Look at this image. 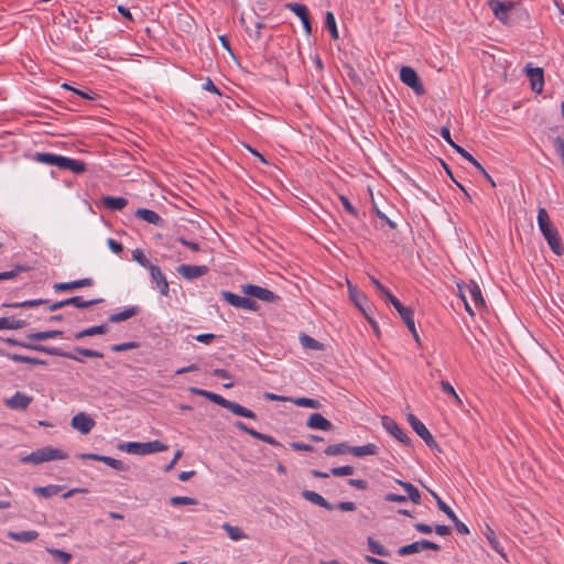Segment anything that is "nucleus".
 <instances>
[{"instance_id": "f257e3e1", "label": "nucleus", "mask_w": 564, "mask_h": 564, "mask_svg": "<svg viewBox=\"0 0 564 564\" xmlns=\"http://www.w3.org/2000/svg\"><path fill=\"white\" fill-rule=\"evenodd\" d=\"M496 19L506 26H513L528 19V12L520 1H496Z\"/></svg>"}, {"instance_id": "f03ea898", "label": "nucleus", "mask_w": 564, "mask_h": 564, "mask_svg": "<svg viewBox=\"0 0 564 564\" xmlns=\"http://www.w3.org/2000/svg\"><path fill=\"white\" fill-rule=\"evenodd\" d=\"M538 225L551 250L555 254L562 256L564 253V247L562 245L561 237L557 229L551 221L545 208H540L538 210Z\"/></svg>"}, {"instance_id": "7ed1b4c3", "label": "nucleus", "mask_w": 564, "mask_h": 564, "mask_svg": "<svg viewBox=\"0 0 564 564\" xmlns=\"http://www.w3.org/2000/svg\"><path fill=\"white\" fill-rule=\"evenodd\" d=\"M188 391L192 394L204 397V398L208 399L209 401H212L225 409H228L231 413H234L238 416L248 417V419H252V420L257 419V415L253 411L242 406L239 403L229 401V400L225 399L224 397H221L220 394H217V393H214V392H210L207 390L194 388V387H191L188 389Z\"/></svg>"}, {"instance_id": "20e7f679", "label": "nucleus", "mask_w": 564, "mask_h": 564, "mask_svg": "<svg viewBox=\"0 0 564 564\" xmlns=\"http://www.w3.org/2000/svg\"><path fill=\"white\" fill-rule=\"evenodd\" d=\"M67 454L59 448L45 446L20 458L21 463L40 465L45 462L66 459Z\"/></svg>"}, {"instance_id": "39448f33", "label": "nucleus", "mask_w": 564, "mask_h": 564, "mask_svg": "<svg viewBox=\"0 0 564 564\" xmlns=\"http://www.w3.org/2000/svg\"><path fill=\"white\" fill-rule=\"evenodd\" d=\"M169 447L160 441L148 443L128 442L120 445V449L133 455H148L152 453L164 452Z\"/></svg>"}, {"instance_id": "423d86ee", "label": "nucleus", "mask_w": 564, "mask_h": 564, "mask_svg": "<svg viewBox=\"0 0 564 564\" xmlns=\"http://www.w3.org/2000/svg\"><path fill=\"white\" fill-rule=\"evenodd\" d=\"M400 79L403 84L412 88L416 95L424 94L423 84L417 73L412 67L402 66L400 69Z\"/></svg>"}, {"instance_id": "0eeeda50", "label": "nucleus", "mask_w": 564, "mask_h": 564, "mask_svg": "<svg viewBox=\"0 0 564 564\" xmlns=\"http://www.w3.org/2000/svg\"><path fill=\"white\" fill-rule=\"evenodd\" d=\"M408 422L415 433L426 443L430 448H437V443L426 426L412 413L408 414Z\"/></svg>"}, {"instance_id": "6e6552de", "label": "nucleus", "mask_w": 564, "mask_h": 564, "mask_svg": "<svg viewBox=\"0 0 564 564\" xmlns=\"http://www.w3.org/2000/svg\"><path fill=\"white\" fill-rule=\"evenodd\" d=\"M242 292L248 296H253L268 303H274L279 299L272 291L253 284L243 285Z\"/></svg>"}, {"instance_id": "1a4fd4ad", "label": "nucleus", "mask_w": 564, "mask_h": 564, "mask_svg": "<svg viewBox=\"0 0 564 564\" xmlns=\"http://www.w3.org/2000/svg\"><path fill=\"white\" fill-rule=\"evenodd\" d=\"M524 70L530 80L531 89L536 94H541L543 91V87H544V70H543V68L532 67L531 65H527Z\"/></svg>"}, {"instance_id": "9d476101", "label": "nucleus", "mask_w": 564, "mask_h": 564, "mask_svg": "<svg viewBox=\"0 0 564 564\" xmlns=\"http://www.w3.org/2000/svg\"><path fill=\"white\" fill-rule=\"evenodd\" d=\"M221 296L227 303H229L230 305H232L235 307H240V308H246V310H251V311L257 308V303L249 297L239 296V295L228 292V291H223Z\"/></svg>"}, {"instance_id": "9b49d317", "label": "nucleus", "mask_w": 564, "mask_h": 564, "mask_svg": "<svg viewBox=\"0 0 564 564\" xmlns=\"http://www.w3.org/2000/svg\"><path fill=\"white\" fill-rule=\"evenodd\" d=\"M55 166L61 170L72 171L75 174H82L86 171V165L84 162L63 155H57Z\"/></svg>"}, {"instance_id": "f8f14e48", "label": "nucleus", "mask_w": 564, "mask_h": 564, "mask_svg": "<svg viewBox=\"0 0 564 564\" xmlns=\"http://www.w3.org/2000/svg\"><path fill=\"white\" fill-rule=\"evenodd\" d=\"M95 421L84 412L73 416L70 425L82 434H88L95 426Z\"/></svg>"}, {"instance_id": "ddd939ff", "label": "nucleus", "mask_w": 564, "mask_h": 564, "mask_svg": "<svg viewBox=\"0 0 564 564\" xmlns=\"http://www.w3.org/2000/svg\"><path fill=\"white\" fill-rule=\"evenodd\" d=\"M381 422L386 431L393 435L398 441L405 445L410 444V437L402 431L394 420L389 416H383Z\"/></svg>"}, {"instance_id": "4468645a", "label": "nucleus", "mask_w": 564, "mask_h": 564, "mask_svg": "<svg viewBox=\"0 0 564 564\" xmlns=\"http://www.w3.org/2000/svg\"><path fill=\"white\" fill-rule=\"evenodd\" d=\"M177 272L186 280H193L205 275L208 272V268L206 265H191V264H181L177 268Z\"/></svg>"}, {"instance_id": "2eb2a0df", "label": "nucleus", "mask_w": 564, "mask_h": 564, "mask_svg": "<svg viewBox=\"0 0 564 564\" xmlns=\"http://www.w3.org/2000/svg\"><path fill=\"white\" fill-rule=\"evenodd\" d=\"M149 271L152 282L156 284V288L159 289L160 293L164 296H167L170 288L164 273L158 265L150 267Z\"/></svg>"}, {"instance_id": "dca6fc26", "label": "nucleus", "mask_w": 564, "mask_h": 564, "mask_svg": "<svg viewBox=\"0 0 564 564\" xmlns=\"http://www.w3.org/2000/svg\"><path fill=\"white\" fill-rule=\"evenodd\" d=\"M234 426L236 429H238L239 431H242L257 440H260V441L268 443L270 445H273V446H280V443L275 438H273L270 435L262 434L260 432H257L253 429L248 427L243 422L237 421L234 423Z\"/></svg>"}, {"instance_id": "f3484780", "label": "nucleus", "mask_w": 564, "mask_h": 564, "mask_svg": "<svg viewBox=\"0 0 564 564\" xmlns=\"http://www.w3.org/2000/svg\"><path fill=\"white\" fill-rule=\"evenodd\" d=\"M32 401V397L22 392H15L10 399H7L4 403L11 410H25Z\"/></svg>"}, {"instance_id": "a211bd4d", "label": "nucleus", "mask_w": 564, "mask_h": 564, "mask_svg": "<svg viewBox=\"0 0 564 564\" xmlns=\"http://www.w3.org/2000/svg\"><path fill=\"white\" fill-rule=\"evenodd\" d=\"M286 8L300 18V21H302L305 32L310 34L312 32V26L307 8L301 3H288Z\"/></svg>"}, {"instance_id": "6ab92c4d", "label": "nucleus", "mask_w": 564, "mask_h": 564, "mask_svg": "<svg viewBox=\"0 0 564 564\" xmlns=\"http://www.w3.org/2000/svg\"><path fill=\"white\" fill-rule=\"evenodd\" d=\"M306 425L311 430L319 431H332L334 429L333 423L321 413H312L307 419Z\"/></svg>"}, {"instance_id": "aec40b11", "label": "nucleus", "mask_w": 564, "mask_h": 564, "mask_svg": "<svg viewBox=\"0 0 564 564\" xmlns=\"http://www.w3.org/2000/svg\"><path fill=\"white\" fill-rule=\"evenodd\" d=\"M78 458L102 462V463L107 464L108 466H110L111 468L117 469V470H124L126 469V466H124V464L121 460L115 459V458L109 457V456H102V455L90 454L89 453V454H79Z\"/></svg>"}, {"instance_id": "412c9836", "label": "nucleus", "mask_w": 564, "mask_h": 564, "mask_svg": "<svg viewBox=\"0 0 564 564\" xmlns=\"http://www.w3.org/2000/svg\"><path fill=\"white\" fill-rule=\"evenodd\" d=\"M20 345L22 347L34 349V350H37V351H41V352H46L48 355L61 356V357H65V358H68V359L82 361V359L77 358L73 354L63 351V350H61L59 348H56V347H48V346H43V345H28V344H20Z\"/></svg>"}, {"instance_id": "4be33fe9", "label": "nucleus", "mask_w": 564, "mask_h": 564, "mask_svg": "<svg viewBox=\"0 0 564 564\" xmlns=\"http://www.w3.org/2000/svg\"><path fill=\"white\" fill-rule=\"evenodd\" d=\"M393 307L397 310L404 324L410 330H414L413 311L410 307L403 306L399 300L392 301Z\"/></svg>"}, {"instance_id": "5701e85b", "label": "nucleus", "mask_w": 564, "mask_h": 564, "mask_svg": "<svg viewBox=\"0 0 564 564\" xmlns=\"http://www.w3.org/2000/svg\"><path fill=\"white\" fill-rule=\"evenodd\" d=\"M93 283H94V281L90 278H85V279L76 280L73 282L55 283L53 285V289L56 292H63V291H69V290H75V289H79V288H85V286H91Z\"/></svg>"}, {"instance_id": "b1692460", "label": "nucleus", "mask_w": 564, "mask_h": 564, "mask_svg": "<svg viewBox=\"0 0 564 564\" xmlns=\"http://www.w3.org/2000/svg\"><path fill=\"white\" fill-rule=\"evenodd\" d=\"M135 216L152 225L160 226L163 224V219L158 213L147 208H138L135 212Z\"/></svg>"}, {"instance_id": "393cba45", "label": "nucleus", "mask_w": 564, "mask_h": 564, "mask_svg": "<svg viewBox=\"0 0 564 564\" xmlns=\"http://www.w3.org/2000/svg\"><path fill=\"white\" fill-rule=\"evenodd\" d=\"M302 497L314 503V505H317L319 507H323L327 510H332L334 507L333 505H330L326 499H324L319 494L315 492V491H312V490H304L302 491Z\"/></svg>"}, {"instance_id": "a878e982", "label": "nucleus", "mask_w": 564, "mask_h": 564, "mask_svg": "<svg viewBox=\"0 0 564 564\" xmlns=\"http://www.w3.org/2000/svg\"><path fill=\"white\" fill-rule=\"evenodd\" d=\"M101 202L109 210H121L128 205V199L124 197L104 196Z\"/></svg>"}, {"instance_id": "bb28decb", "label": "nucleus", "mask_w": 564, "mask_h": 564, "mask_svg": "<svg viewBox=\"0 0 564 564\" xmlns=\"http://www.w3.org/2000/svg\"><path fill=\"white\" fill-rule=\"evenodd\" d=\"M348 291H349V296H350V300L355 303V305L364 313L366 314L367 312V308H366V303H367V297L364 293L359 292L355 286H352L349 282H348Z\"/></svg>"}, {"instance_id": "cd10ccee", "label": "nucleus", "mask_w": 564, "mask_h": 564, "mask_svg": "<svg viewBox=\"0 0 564 564\" xmlns=\"http://www.w3.org/2000/svg\"><path fill=\"white\" fill-rule=\"evenodd\" d=\"M378 449L377 445L369 443L362 446H350L349 454H352L356 457H364L378 454Z\"/></svg>"}, {"instance_id": "c85d7f7f", "label": "nucleus", "mask_w": 564, "mask_h": 564, "mask_svg": "<svg viewBox=\"0 0 564 564\" xmlns=\"http://www.w3.org/2000/svg\"><path fill=\"white\" fill-rule=\"evenodd\" d=\"M8 536L13 541L29 543V542L34 541L39 536V533H37V531H34V530L21 531V532H9Z\"/></svg>"}, {"instance_id": "c756f323", "label": "nucleus", "mask_w": 564, "mask_h": 564, "mask_svg": "<svg viewBox=\"0 0 564 564\" xmlns=\"http://www.w3.org/2000/svg\"><path fill=\"white\" fill-rule=\"evenodd\" d=\"M102 301H104L102 299H94V300L85 301L82 296H73V297H69L66 300V306L73 305L77 308H87L93 305L99 304Z\"/></svg>"}, {"instance_id": "7c9ffc66", "label": "nucleus", "mask_w": 564, "mask_h": 564, "mask_svg": "<svg viewBox=\"0 0 564 564\" xmlns=\"http://www.w3.org/2000/svg\"><path fill=\"white\" fill-rule=\"evenodd\" d=\"M221 529L228 534L229 539L232 541L248 539V536L242 532V530L239 527L231 525L228 522L223 523Z\"/></svg>"}, {"instance_id": "2f4dec72", "label": "nucleus", "mask_w": 564, "mask_h": 564, "mask_svg": "<svg viewBox=\"0 0 564 564\" xmlns=\"http://www.w3.org/2000/svg\"><path fill=\"white\" fill-rule=\"evenodd\" d=\"M108 329H109L108 326L105 324L93 326V327L86 328L82 332H78L77 334H75L74 338L82 339L87 336L102 335V334H106L108 332Z\"/></svg>"}, {"instance_id": "473e14b6", "label": "nucleus", "mask_w": 564, "mask_h": 564, "mask_svg": "<svg viewBox=\"0 0 564 564\" xmlns=\"http://www.w3.org/2000/svg\"><path fill=\"white\" fill-rule=\"evenodd\" d=\"M138 312H139L138 307L131 306L120 313L110 315L109 321L111 323H120V322L127 321V319L135 316L138 314Z\"/></svg>"}, {"instance_id": "72a5a7b5", "label": "nucleus", "mask_w": 564, "mask_h": 564, "mask_svg": "<svg viewBox=\"0 0 564 564\" xmlns=\"http://www.w3.org/2000/svg\"><path fill=\"white\" fill-rule=\"evenodd\" d=\"M6 356L15 362H24V364H31V365H45L46 364L45 360L34 358V357L18 355V354L8 352V354H6Z\"/></svg>"}, {"instance_id": "f704fd0d", "label": "nucleus", "mask_w": 564, "mask_h": 564, "mask_svg": "<svg viewBox=\"0 0 564 564\" xmlns=\"http://www.w3.org/2000/svg\"><path fill=\"white\" fill-rule=\"evenodd\" d=\"M397 482L404 488L410 500H412L414 503H420L421 494L412 484L402 480H397Z\"/></svg>"}, {"instance_id": "c9c22d12", "label": "nucleus", "mask_w": 564, "mask_h": 564, "mask_svg": "<svg viewBox=\"0 0 564 564\" xmlns=\"http://www.w3.org/2000/svg\"><path fill=\"white\" fill-rule=\"evenodd\" d=\"M350 446L347 443H338L329 445L325 448L324 453L327 456H336L349 453Z\"/></svg>"}, {"instance_id": "e433bc0d", "label": "nucleus", "mask_w": 564, "mask_h": 564, "mask_svg": "<svg viewBox=\"0 0 564 564\" xmlns=\"http://www.w3.org/2000/svg\"><path fill=\"white\" fill-rule=\"evenodd\" d=\"M56 159H57V154H54V153L36 152L32 156L33 161L45 164V165H52V166L56 165Z\"/></svg>"}, {"instance_id": "4c0bfd02", "label": "nucleus", "mask_w": 564, "mask_h": 564, "mask_svg": "<svg viewBox=\"0 0 564 564\" xmlns=\"http://www.w3.org/2000/svg\"><path fill=\"white\" fill-rule=\"evenodd\" d=\"M61 490V487L57 485H48L45 487H35L33 489L34 494L43 497V498H51L55 495H57Z\"/></svg>"}, {"instance_id": "58836bf2", "label": "nucleus", "mask_w": 564, "mask_h": 564, "mask_svg": "<svg viewBox=\"0 0 564 564\" xmlns=\"http://www.w3.org/2000/svg\"><path fill=\"white\" fill-rule=\"evenodd\" d=\"M463 291L468 292V294L470 295V299L473 300V302L476 306L484 305V299H482L481 291L478 285L473 283V284L468 285L466 288V290H463Z\"/></svg>"}, {"instance_id": "ea45409f", "label": "nucleus", "mask_w": 564, "mask_h": 564, "mask_svg": "<svg viewBox=\"0 0 564 564\" xmlns=\"http://www.w3.org/2000/svg\"><path fill=\"white\" fill-rule=\"evenodd\" d=\"M422 551H423V543H422V540H421V541H416V542H413L411 544L401 546L398 550V553L401 556H406V555H411V554L419 553V552H422Z\"/></svg>"}, {"instance_id": "a19ab883", "label": "nucleus", "mask_w": 564, "mask_h": 564, "mask_svg": "<svg viewBox=\"0 0 564 564\" xmlns=\"http://www.w3.org/2000/svg\"><path fill=\"white\" fill-rule=\"evenodd\" d=\"M46 552L50 553L55 560L62 564H69L72 561V554L59 549L46 547Z\"/></svg>"}, {"instance_id": "79ce46f5", "label": "nucleus", "mask_w": 564, "mask_h": 564, "mask_svg": "<svg viewBox=\"0 0 564 564\" xmlns=\"http://www.w3.org/2000/svg\"><path fill=\"white\" fill-rule=\"evenodd\" d=\"M371 283L375 285L377 292L388 302L392 304V301L398 300L394 295H392L389 290L383 286L379 280H377L375 276H370Z\"/></svg>"}, {"instance_id": "37998d69", "label": "nucleus", "mask_w": 564, "mask_h": 564, "mask_svg": "<svg viewBox=\"0 0 564 564\" xmlns=\"http://www.w3.org/2000/svg\"><path fill=\"white\" fill-rule=\"evenodd\" d=\"M300 341L304 348L313 349V350H321L323 349V344L318 340L314 339L313 337L302 334L300 336Z\"/></svg>"}, {"instance_id": "c03bdc74", "label": "nucleus", "mask_w": 564, "mask_h": 564, "mask_svg": "<svg viewBox=\"0 0 564 564\" xmlns=\"http://www.w3.org/2000/svg\"><path fill=\"white\" fill-rule=\"evenodd\" d=\"M292 403L297 406L311 408V409H321L322 404L318 400L310 399V398H292Z\"/></svg>"}, {"instance_id": "a18cd8bd", "label": "nucleus", "mask_w": 564, "mask_h": 564, "mask_svg": "<svg viewBox=\"0 0 564 564\" xmlns=\"http://www.w3.org/2000/svg\"><path fill=\"white\" fill-rule=\"evenodd\" d=\"M62 334H63L62 330H46V332H39V333L30 334V335H28V338L32 339V340L41 341V340H46L50 338L61 336Z\"/></svg>"}, {"instance_id": "49530a36", "label": "nucleus", "mask_w": 564, "mask_h": 564, "mask_svg": "<svg viewBox=\"0 0 564 564\" xmlns=\"http://www.w3.org/2000/svg\"><path fill=\"white\" fill-rule=\"evenodd\" d=\"M325 26L330 32L332 37L334 40H337L338 31H337L336 20H335L334 14L330 11L326 12Z\"/></svg>"}, {"instance_id": "de8ad7c7", "label": "nucleus", "mask_w": 564, "mask_h": 564, "mask_svg": "<svg viewBox=\"0 0 564 564\" xmlns=\"http://www.w3.org/2000/svg\"><path fill=\"white\" fill-rule=\"evenodd\" d=\"M427 490L435 498L438 509L441 511H443L449 519H454L455 518L454 511L441 499V497L436 492H434L431 489H427Z\"/></svg>"}, {"instance_id": "09e8293b", "label": "nucleus", "mask_w": 564, "mask_h": 564, "mask_svg": "<svg viewBox=\"0 0 564 564\" xmlns=\"http://www.w3.org/2000/svg\"><path fill=\"white\" fill-rule=\"evenodd\" d=\"M441 388L444 393L448 394L449 397H452L454 399V401L457 405L463 404L462 399L459 398V395L456 393L455 389L448 381H441Z\"/></svg>"}, {"instance_id": "8fccbe9b", "label": "nucleus", "mask_w": 564, "mask_h": 564, "mask_svg": "<svg viewBox=\"0 0 564 564\" xmlns=\"http://www.w3.org/2000/svg\"><path fill=\"white\" fill-rule=\"evenodd\" d=\"M132 259L138 262L140 265H142L143 268H147L150 270V267H153L154 264H152L148 258L145 257V254L143 253L142 250L140 249H135L132 251Z\"/></svg>"}, {"instance_id": "3c124183", "label": "nucleus", "mask_w": 564, "mask_h": 564, "mask_svg": "<svg viewBox=\"0 0 564 564\" xmlns=\"http://www.w3.org/2000/svg\"><path fill=\"white\" fill-rule=\"evenodd\" d=\"M368 546L369 550L377 555L387 556L388 551L378 542L375 541L372 538H368Z\"/></svg>"}, {"instance_id": "603ef678", "label": "nucleus", "mask_w": 564, "mask_h": 564, "mask_svg": "<svg viewBox=\"0 0 564 564\" xmlns=\"http://www.w3.org/2000/svg\"><path fill=\"white\" fill-rule=\"evenodd\" d=\"M355 473V468L352 466H340V467H334L330 469V474L335 477H341V476H350Z\"/></svg>"}, {"instance_id": "864d4df0", "label": "nucleus", "mask_w": 564, "mask_h": 564, "mask_svg": "<svg viewBox=\"0 0 564 564\" xmlns=\"http://www.w3.org/2000/svg\"><path fill=\"white\" fill-rule=\"evenodd\" d=\"M170 503L172 506H187V505H196L197 500L194 498H191V497L176 496V497H172L170 499Z\"/></svg>"}, {"instance_id": "5fc2aeb1", "label": "nucleus", "mask_w": 564, "mask_h": 564, "mask_svg": "<svg viewBox=\"0 0 564 564\" xmlns=\"http://www.w3.org/2000/svg\"><path fill=\"white\" fill-rule=\"evenodd\" d=\"M46 302H47L46 300L39 299V300H31V301L12 303V304H8L7 306L14 307V308L15 307H33V306H37V305L44 304Z\"/></svg>"}, {"instance_id": "6e6d98bb", "label": "nucleus", "mask_w": 564, "mask_h": 564, "mask_svg": "<svg viewBox=\"0 0 564 564\" xmlns=\"http://www.w3.org/2000/svg\"><path fill=\"white\" fill-rule=\"evenodd\" d=\"M453 149H455L457 153H459L463 158L469 161L474 166H479V162L464 148L459 147L458 144H453Z\"/></svg>"}, {"instance_id": "4d7b16f0", "label": "nucleus", "mask_w": 564, "mask_h": 564, "mask_svg": "<svg viewBox=\"0 0 564 564\" xmlns=\"http://www.w3.org/2000/svg\"><path fill=\"white\" fill-rule=\"evenodd\" d=\"M75 351L89 358H102L104 355L97 350L88 349V348H80L76 347Z\"/></svg>"}, {"instance_id": "13d9d810", "label": "nucleus", "mask_w": 564, "mask_h": 564, "mask_svg": "<svg viewBox=\"0 0 564 564\" xmlns=\"http://www.w3.org/2000/svg\"><path fill=\"white\" fill-rule=\"evenodd\" d=\"M26 326L24 319L8 318L7 329H20Z\"/></svg>"}, {"instance_id": "bf43d9fd", "label": "nucleus", "mask_w": 564, "mask_h": 564, "mask_svg": "<svg viewBox=\"0 0 564 564\" xmlns=\"http://www.w3.org/2000/svg\"><path fill=\"white\" fill-rule=\"evenodd\" d=\"M137 346L138 345L134 341H129V343H122V344L113 345L111 347V349L113 351L120 352V351H126V350L134 349V348H137Z\"/></svg>"}, {"instance_id": "052dcab7", "label": "nucleus", "mask_w": 564, "mask_h": 564, "mask_svg": "<svg viewBox=\"0 0 564 564\" xmlns=\"http://www.w3.org/2000/svg\"><path fill=\"white\" fill-rule=\"evenodd\" d=\"M264 399L269 400V401H282V402H292V398L290 397H284V395H279V394H274L272 392H265L264 393Z\"/></svg>"}, {"instance_id": "680f3d73", "label": "nucleus", "mask_w": 564, "mask_h": 564, "mask_svg": "<svg viewBox=\"0 0 564 564\" xmlns=\"http://www.w3.org/2000/svg\"><path fill=\"white\" fill-rule=\"evenodd\" d=\"M23 269L22 267H17L15 270L0 272V281L11 280L18 275Z\"/></svg>"}, {"instance_id": "e2e57ef3", "label": "nucleus", "mask_w": 564, "mask_h": 564, "mask_svg": "<svg viewBox=\"0 0 564 564\" xmlns=\"http://www.w3.org/2000/svg\"><path fill=\"white\" fill-rule=\"evenodd\" d=\"M339 199L344 206V208L350 214V215H354L356 216L357 215V210L356 208L351 205V203L349 202V199L344 196V195H340L339 196Z\"/></svg>"}, {"instance_id": "0e129e2a", "label": "nucleus", "mask_w": 564, "mask_h": 564, "mask_svg": "<svg viewBox=\"0 0 564 564\" xmlns=\"http://www.w3.org/2000/svg\"><path fill=\"white\" fill-rule=\"evenodd\" d=\"M454 522V525L458 533L468 534L469 530L465 523H463L456 516L454 519H451Z\"/></svg>"}, {"instance_id": "69168bd1", "label": "nucleus", "mask_w": 564, "mask_h": 564, "mask_svg": "<svg viewBox=\"0 0 564 564\" xmlns=\"http://www.w3.org/2000/svg\"><path fill=\"white\" fill-rule=\"evenodd\" d=\"M108 247L110 250L115 253H120L123 250V247L120 242L116 241L115 239L109 238L107 241Z\"/></svg>"}, {"instance_id": "338daca9", "label": "nucleus", "mask_w": 564, "mask_h": 564, "mask_svg": "<svg viewBox=\"0 0 564 564\" xmlns=\"http://www.w3.org/2000/svg\"><path fill=\"white\" fill-rule=\"evenodd\" d=\"M440 134L442 138L453 148V144H456L451 137V131L447 127H442L440 129Z\"/></svg>"}, {"instance_id": "774afa93", "label": "nucleus", "mask_w": 564, "mask_h": 564, "mask_svg": "<svg viewBox=\"0 0 564 564\" xmlns=\"http://www.w3.org/2000/svg\"><path fill=\"white\" fill-rule=\"evenodd\" d=\"M554 145L556 148V151L561 155L562 160H564V140L561 138H556L554 141Z\"/></svg>"}]
</instances>
